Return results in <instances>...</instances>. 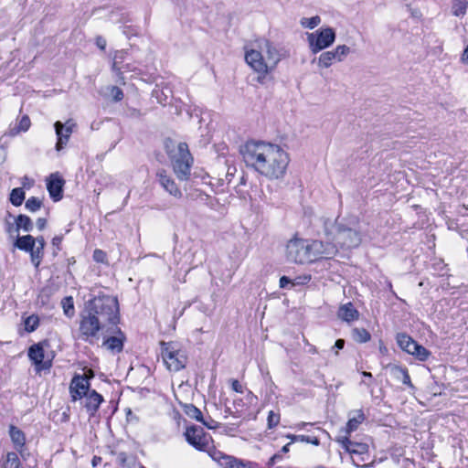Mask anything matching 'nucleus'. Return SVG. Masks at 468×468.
<instances>
[{
  "label": "nucleus",
  "mask_w": 468,
  "mask_h": 468,
  "mask_svg": "<svg viewBox=\"0 0 468 468\" xmlns=\"http://www.w3.org/2000/svg\"><path fill=\"white\" fill-rule=\"evenodd\" d=\"M9 200L16 207L21 206L25 200V191L23 188H14L10 193Z\"/></svg>",
  "instance_id": "obj_30"
},
{
  "label": "nucleus",
  "mask_w": 468,
  "mask_h": 468,
  "mask_svg": "<svg viewBox=\"0 0 468 468\" xmlns=\"http://www.w3.org/2000/svg\"><path fill=\"white\" fill-rule=\"evenodd\" d=\"M101 462V458L99 457V456H94L92 458V461H91V463H92V466H97Z\"/></svg>",
  "instance_id": "obj_55"
},
{
  "label": "nucleus",
  "mask_w": 468,
  "mask_h": 468,
  "mask_svg": "<svg viewBox=\"0 0 468 468\" xmlns=\"http://www.w3.org/2000/svg\"><path fill=\"white\" fill-rule=\"evenodd\" d=\"M290 445H291V443H287V444H285V445L282 447V451L283 452H289Z\"/></svg>",
  "instance_id": "obj_57"
},
{
  "label": "nucleus",
  "mask_w": 468,
  "mask_h": 468,
  "mask_svg": "<svg viewBox=\"0 0 468 468\" xmlns=\"http://www.w3.org/2000/svg\"><path fill=\"white\" fill-rule=\"evenodd\" d=\"M110 95L112 97L114 101H120L123 98L122 90L117 86L109 87Z\"/></svg>",
  "instance_id": "obj_43"
},
{
  "label": "nucleus",
  "mask_w": 468,
  "mask_h": 468,
  "mask_svg": "<svg viewBox=\"0 0 468 468\" xmlns=\"http://www.w3.org/2000/svg\"><path fill=\"white\" fill-rule=\"evenodd\" d=\"M112 336L106 337V339L103 341V346L112 352H121L123 348V339L124 336L120 330V333H112Z\"/></svg>",
  "instance_id": "obj_20"
},
{
  "label": "nucleus",
  "mask_w": 468,
  "mask_h": 468,
  "mask_svg": "<svg viewBox=\"0 0 468 468\" xmlns=\"http://www.w3.org/2000/svg\"><path fill=\"white\" fill-rule=\"evenodd\" d=\"M26 208L30 212H36L42 207V201L36 197H29L25 204Z\"/></svg>",
  "instance_id": "obj_37"
},
{
  "label": "nucleus",
  "mask_w": 468,
  "mask_h": 468,
  "mask_svg": "<svg viewBox=\"0 0 468 468\" xmlns=\"http://www.w3.org/2000/svg\"><path fill=\"white\" fill-rule=\"evenodd\" d=\"M306 38L311 52L316 54L334 44L335 31L330 27H323L314 32L306 33Z\"/></svg>",
  "instance_id": "obj_7"
},
{
  "label": "nucleus",
  "mask_w": 468,
  "mask_h": 468,
  "mask_svg": "<svg viewBox=\"0 0 468 468\" xmlns=\"http://www.w3.org/2000/svg\"><path fill=\"white\" fill-rule=\"evenodd\" d=\"M352 337L357 343H367L370 340L371 335L365 328H354L352 330Z\"/></svg>",
  "instance_id": "obj_29"
},
{
  "label": "nucleus",
  "mask_w": 468,
  "mask_h": 468,
  "mask_svg": "<svg viewBox=\"0 0 468 468\" xmlns=\"http://www.w3.org/2000/svg\"><path fill=\"white\" fill-rule=\"evenodd\" d=\"M231 387L234 391L243 393V387L237 379L232 380Z\"/></svg>",
  "instance_id": "obj_47"
},
{
  "label": "nucleus",
  "mask_w": 468,
  "mask_h": 468,
  "mask_svg": "<svg viewBox=\"0 0 468 468\" xmlns=\"http://www.w3.org/2000/svg\"><path fill=\"white\" fill-rule=\"evenodd\" d=\"M16 229L29 232L33 229V222L29 217L26 215H19L16 219Z\"/></svg>",
  "instance_id": "obj_31"
},
{
  "label": "nucleus",
  "mask_w": 468,
  "mask_h": 468,
  "mask_svg": "<svg viewBox=\"0 0 468 468\" xmlns=\"http://www.w3.org/2000/svg\"><path fill=\"white\" fill-rule=\"evenodd\" d=\"M35 240H36L37 247L45 248L46 241H45L43 236H38V237L35 238Z\"/></svg>",
  "instance_id": "obj_50"
},
{
  "label": "nucleus",
  "mask_w": 468,
  "mask_h": 468,
  "mask_svg": "<svg viewBox=\"0 0 468 468\" xmlns=\"http://www.w3.org/2000/svg\"><path fill=\"white\" fill-rule=\"evenodd\" d=\"M63 185L64 181L62 178L57 176L56 175L50 176L47 183V188L54 201H58L61 199Z\"/></svg>",
  "instance_id": "obj_15"
},
{
  "label": "nucleus",
  "mask_w": 468,
  "mask_h": 468,
  "mask_svg": "<svg viewBox=\"0 0 468 468\" xmlns=\"http://www.w3.org/2000/svg\"><path fill=\"white\" fill-rule=\"evenodd\" d=\"M6 157V150L5 147L0 146V165H2Z\"/></svg>",
  "instance_id": "obj_52"
},
{
  "label": "nucleus",
  "mask_w": 468,
  "mask_h": 468,
  "mask_svg": "<svg viewBox=\"0 0 468 468\" xmlns=\"http://www.w3.org/2000/svg\"><path fill=\"white\" fill-rule=\"evenodd\" d=\"M337 316L346 323H351L358 319L359 312L354 307L352 303H347L340 305Z\"/></svg>",
  "instance_id": "obj_17"
},
{
  "label": "nucleus",
  "mask_w": 468,
  "mask_h": 468,
  "mask_svg": "<svg viewBox=\"0 0 468 468\" xmlns=\"http://www.w3.org/2000/svg\"><path fill=\"white\" fill-rule=\"evenodd\" d=\"M321 23V17L319 16H314L313 17H303L300 21V24L303 27L314 29Z\"/></svg>",
  "instance_id": "obj_35"
},
{
  "label": "nucleus",
  "mask_w": 468,
  "mask_h": 468,
  "mask_svg": "<svg viewBox=\"0 0 468 468\" xmlns=\"http://www.w3.org/2000/svg\"><path fill=\"white\" fill-rule=\"evenodd\" d=\"M306 425H308V423H306V422H301V423H298L296 427H297L298 429H303Z\"/></svg>",
  "instance_id": "obj_59"
},
{
  "label": "nucleus",
  "mask_w": 468,
  "mask_h": 468,
  "mask_svg": "<svg viewBox=\"0 0 468 468\" xmlns=\"http://www.w3.org/2000/svg\"><path fill=\"white\" fill-rule=\"evenodd\" d=\"M9 436L14 444L15 449L23 455V448L26 443V436L25 433L14 425H10L9 427Z\"/></svg>",
  "instance_id": "obj_19"
},
{
  "label": "nucleus",
  "mask_w": 468,
  "mask_h": 468,
  "mask_svg": "<svg viewBox=\"0 0 468 468\" xmlns=\"http://www.w3.org/2000/svg\"><path fill=\"white\" fill-rule=\"evenodd\" d=\"M31 125L30 119L27 115H24L19 120L18 123L10 129L9 134L11 136H15L18 134L20 132H27Z\"/></svg>",
  "instance_id": "obj_27"
},
{
  "label": "nucleus",
  "mask_w": 468,
  "mask_h": 468,
  "mask_svg": "<svg viewBox=\"0 0 468 468\" xmlns=\"http://www.w3.org/2000/svg\"><path fill=\"white\" fill-rule=\"evenodd\" d=\"M82 399H84L82 403L83 407L86 409L90 417H93L103 401V397L95 390H91L83 396Z\"/></svg>",
  "instance_id": "obj_14"
},
{
  "label": "nucleus",
  "mask_w": 468,
  "mask_h": 468,
  "mask_svg": "<svg viewBox=\"0 0 468 468\" xmlns=\"http://www.w3.org/2000/svg\"><path fill=\"white\" fill-rule=\"evenodd\" d=\"M287 438L291 439L292 442L301 441L311 443L313 445L318 446L320 444V441L317 436H308V435H287Z\"/></svg>",
  "instance_id": "obj_32"
},
{
  "label": "nucleus",
  "mask_w": 468,
  "mask_h": 468,
  "mask_svg": "<svg viewBox=\"0 0 468 468\" xmlns=\"http://www.w3.org/2000/svg\"><path fill=\"white\" fill-rule=\"evenodd\" d=\"M221 465L224 468H253L250 463H246L230 456L224 457Z\"/></svg>",
  "instance_id": "obj_26"
},
{
  "label": "nucleus",
  "mask_w": 468,
  "mask_h": 468,
  "mask_svg": "<svg viewBox=\"0 0 468 468\" xmlns=\"http://www.w3.org/2000/svg\"><path fill=\"white\" fill-rule=\"evenodd\" d=\"M162 357L166 367L175 372L184 368L187 359L185 354L176 349L172 343H162Z\"/></svg>",
  "instance_id": "obj_9"
},
{
  "label": "nucleus",
  "mask_w": 468,
  "mask_h": 468,
  "mask_svg": "<svg viewBox=\"0 0 468 468\" xmlns=\"http://www.w3.org/2000/svg\"><path fill=\"white\" fill-rule=\"evenodd\" d=\"M29 253L31 262L36 268H38L44 255V248L37 247L35 244L34 247H32V250H30Z\"/></svg>",
  "instance_id": "obj_33"
},
{
  "label": "nucleus",
  "mask_w": 468,
  "mask_h": 468,
  "mask_svg": "<svg viewBox=\"0 0 468 468\" xmlns=\"http://www.w3.org/2000/svg\"><path fill=\"white\" fill-rule=\"evenodd\" d=\"M106 253L101 250H95L93 252V260L96 262H104L106 261Z\"/></svg>",
  "instance_id": "obj_44"
},
{
  "label": "nucleus",
  "mask_w": 468,
  "mask_h": 468,
  "mask_svg": "<svg viewBox=\"0 0 468 468\" xmlns=\"http://www.w3.org/2000/svg\"><path fill=\"white\" fill-rule=\"evenodd\" d=\"M90 391H91L90 389V381L85 375H76L73 377L69 385V393L73 401L81 399Z\"/></svg>",
  "instance_id": "obj_11"
},
{
  "label": "nucleus",
  "mask_w": 468,
  "mask_h": 468,
  "mask_svg": "<svg viewBox=\"0 0 468 468\" xmlns=\"http://www.w3.org/2000/svg\"><path fill=\"white\" fill-rule=\"evenodd\" d=\"M247 167L269 180L282 179L290 163L288 153L279 144L249 141L240 148Z\"/></svg>",
  "instance_id": "obj_2"
},
{
  "label": "nucleus",
  "mask_w": 468,
  "mask_h": 468,
  "mask_svg": "<svg viewBox=\"0 0 468 468\" xmlns=\"http://www.w3.org/2000/svg\"><path fill=\"white\" fill-rule=\"evenodd\" d=\"M193 158L188 151L187 144L180 143L177 153L172 158V166L179 180H187L190 176Z\"/></svg>",
  "instance_id": "obj_8"
},
{
  "label": "nucleus",
  "mask_w": 468,
  "mask_h": 468,
  "mask_svg": "<svg viewBox=\"0 0 468 468\" xmlns=\"http://www.w3.org/2000/svg\"><path fill=\"white\" fill-rule=\"evenodd\" d=\"M344 346H345V340L344 339H337L335 341V343L334 347L339 350V349L344 348Z\"/></svg>",
  "instance_id": "obj_53"
},
{
  "label": "nucleus",
  "mask_w": 468,
  "mask_h": 468,
  "mask_svg": "<svg viewBox=\"0 0 468 468\" xmlns=\"http://www.w3.org/2000/svg\"><path fill=\"white\" fill-rule=\"evenodd\" d=\"M280 413L275 412L273 410L269 411L267 421H268V428L273 429L276 427L280 422Z\"/></svg>",
  "instance_id": "obj_42"
},
{
  "label": "nucleus",
  "mask_w": 468,
  "mask_h": 468,
  "mask_svg": "<svg viewBox=\"0 0 468 468\" xmlns=\"http://www.w3.org/2000/svg\"><path fill=\"white\" fill-rule=\"evenodd\" d=\"M118 301L110 295L98 296L90 301L80 321L79 338L90 345L99 339L100 331L120 333Z\"/></svg>",
  "instance_id": "obj_1"
},
{
  "label": "nucleus",
  "mask_w": 468,
  "mask_h": 468,
  "mask_svg": "<svg viewBox=\"0 0 468 468\" xmlns=\"http://www.w3.org/2000/svg\"><path fill=\"white\" fill-rule=\"evenodd\" d=\"M324 233L326 238L324 245H333L335 248V254L338 248L353 249L360 245L362 234L360 231L358 218L355 217L324 219Z\"/></svg>",
  "instance_id": "obj_3"
},
{
  "label": "nucleus",
  "mask_w": 468,
  "mask_h": 468,
  "mask_svg": "<svg viewBox=\"0 0 468 468\" xmlns=\"http://www.w3.org/2000/svg\"><path fill=\"white\" fill-rule=\"evenodd\" d=\"M336 441L351 455L352 462L356 466H369L367 463L370 459L367 443L352 441L346 435H339Z\"/></svg>",
  "instance_id": "obj_6"
},
{
  "label": "nucleus",
  "mask_w": 468,
  "mask_h": 468,
  "mask_svg": "<svg viewBox=\"0 0 468 468\" xmlns=\"http://www.w3.org/2000/svg\"><path fill=\"white\" fill-rule=\"evenodd\" d=\"M140 468H145L144 466H141Z\"/></svg>",
  "instance_id": "obj_63"
},
{
  "label": "nucleus",
  "mask_w": 468,
  "mask_h": 468,
  "mask_svg": "<svg viewBox=\"0 0 468 468\" xmlns=\"http://www.w3.org/2000/svg\"><path fill=\"white\" fill-rule=\"evenodd\" d=\"M185 435L187 442L195 448L201 450L205 447L202 429H197L196 427L187 428Z\"/></svg>",
  "instance_id": "obj_18"
},
{
  "label": "nucleus",
  "mask_w": 468,
  "mask_h": 468,
  "mask_svg": "<svg viewBox=\"0 0 468 468\" xmlns=\"http://www.w3.org/2000/svg\"><path fill=\"white\" fill-rule=\"evenodd\" d=\"M291 283L292 284V286H294L295 284H299L300 282H292V280H291V279H289V278H288V277H286V276H282V277H281V279H280V287H281V288H286V287H287V285H288V284H291Z\"/></svg>",
  "instance_id": "obj_46"
},
{
  "label": "nucleus",
  "mask_w": 468,
  "mask_h": 468,
  "mask_svg": "<svg viewBox=\"0 0 468 468\" xmlns=\"http://www.w3.org/2000/svg\"><path fill=\"white\" fill-rule=\"evenodd\" d=\"M122 67H123L122 73L125 72V71L131 70V67H130L129 64L122 65Z\"/></svg>",
  "instance_id": "obj_56"
},
{
  "label": "nucleus",
  "mask_w": 468,
  "mask_h": 468,
  "mask_svg": "<svg viewBox=\"0 0 468 468\" xmlns=\"http://www.w3.org/2000/svg\"><path fill=\"white\" fill-rule=\"evenodd\" d=\"M21 188L30 189L34 186V180L29 178L27 176H25L21 178Z\"/></svg>",
  "instance_id": "obj_45"
},
{
  "label": "nucleus",
  "mask_w": 468,
  "mask_h": 468,
  "mask_svg": "<svg viewBox=\"0 0 468 468\" xmlns=\"http://www.w3.org/2000/svg\"><path fill=\"white\" fill-rule=\"evenodd\" d=\"M44 346H48L47 342L35 344L28 349V357L34 363L37 371L48 369L52 366L51 358L45 359Z\"/></svg>",
  "instance_id": "obj_10"
},
{
  "label": "nucleus",
  "mask_w": 468,
  "mask_h": 468,
  "mask_svg": "<svg viewBox=\"0 0 468 468\" xmlns=\"http://www.w3.org/2000/svg\"><path fill=\"white\" fill-rule=\"evenodd\" d=\"M75 126L76 123L72 120L67 121L65 124L59 121H57L54 123L56 135L58 137L56 144L57 151H60L68 144V141L73 133V128Z\"/></svg>",
  "instance_id": "obj_12"
},
{
  "label": "nucleus",
  "mask_w": 468,
  "mask_h": 468,
  "mask_svg": "<svg viewBox=\"0 0 468 468\" xmlns=\"http://www.w3.org/2000/svg\"><path fill=\"white\" fill-rule=\"evenodd\" d=\"M336 60L335 55L333 50L323 52L318 58V67L319 68H329L333 62Z\"/></svg>",
  "instance_id": "obj_28"
},
{
  "label": "nucleus",
  "mask_w": 468,
  "mask_h": 468,
  "mask_svg": "<svg viewBox=\"0 0 468 468\" xmlns=\"http://www.w3.org/2000/svg\"><path fill=\"white\" fill-rule=\"evenodd\" d=\"M467 4L465 2L457 0L453 3L452 13L456 16H460L465 14Z\"/></svg>",
  "instance_id": "obj_41"
},
{
  "label": "nucleus",
  "mask_w": 468,
  "mask_h": 468,
  "mask_svg": "<svg viewBox=\"0 0 468 468\" xmlns=\"http://www.w3.org/2000/svg\"><path fill=\"white\" fill-rule=\"evenodd\" d=\"M391 371L397 379L400 380L403 384L407 385L410 388H414V386L411 383L410 377L409 375L407 368L399 366H394L391 368Z\"/></svg>",
  "instance_id": "obj_24"
},
{
  "label": "nucleus",
  "mask_w": 468,
  "mask_h": 468,
  "mask_svg": "<svg viewBox=\"0 0 468 468\" xmlns=\"http://www.w3.org/2000/svg\"><path fill=\"white\" fill-rule=\"evenodd\" d=\"M412 356L417 357L420 361H426L431 355V353L422 346L416 343L414 346V349L411 353Z\"/></svg>",
  "instance_id": "obj_34"
},
{
  "label": "nucleus",
  "mask_w": 468,
  "mask_h": 468,
  "mask_svg": "<svg viewBox=\"0 0 468 468\" xmlns=\"http://www.w3.org/2000/svg\"><path fill=\"white\" fill-rule=\"evenodd\" d=\"M282 58L281 51L266 38L256 39L245 47V61L258 74L257 80L261 83Z\"/></svg>",
  "instance_id": "obj_4"
},
{
  "label": "nucleus",
  "mask_w": 468,
  "mask_h": 468,
  "mask_svg": "<svg viewBox=\"0 0 468 468\" xmlns=\"http://www.w3.org/2000/svg\"><path fill=\"white\" fill-rule=\"evenodd\" d=\"M62 236H55L53 239H52V245L54 247H57L58 250H59V245L61 244L62 242Z\"/></svg>",
  "instance_id": "obj_51"
},
{
  "label": "nucleus",
  "mask_w": 468,
  "mask_h": 468,
  "mask_svg": "<svg viewBox=\"0 0 468 468\" xmlns=\"http://www.w3.org/2000/svg\"><path fill=\"white\" fill-rule=\"evenodd\" d=\"M0 468H24V466L16 452H8L2 455Z\"/></svg>",
  "instance_id": "obj_21"
},
{
  "label": "nucleus",
  "mask_w": 468,
  "mask_h": 468,
  "mask_svg": "<svg viewBox=\"0 0 468 468\" xmlns=\"http://www.w3.org/2000/svg\"><path fill=\"white\" fill-rule=\"evenodd\" d=\"M156 177L160 186L171 196L176 198L182 197L181 190L176 184L175 180L169 175H167L165 170H159L156 173Z\"/></svg>",
  "instance_id": "obj_13"
},
{
  "label": "nucleus",
  "mask_w": 468,
  "mask_h": 468,
  "mask_svg": "<svg viewBox=\"0 0 468 468\" xmlns=\"http://www.w3.org/2000/svg\"><path fill=\"white\" fill-rule=\"evenodd\" d=\"M334 54L335 55L336 61H343L346 57L350 53V48L346 45H338L334 50Z\"/></svg>",
  "instance_id": "obj_36"
},
{
  "label": "nucleus",
  "mask_w": 468,
  "mask_h": 468,
  "mask_svg": "<svg viewBox=\"0 0 468 468\" xmlns=\"http://www.w3.org/2000/svg\"><path fill=\"white\" fill-rule=\"evenodd\" d=\"M38 324V316L32 314L25 320V329L29 333L34 332L37 328Z\"/></svg>",
  "instance_id": "obj_38"
},
{
  "label": "nucleus",
  "mask_w": 468,
  "mask_h": 468,
  "mask_svg": "<svg viewBox=\"0 0 468 468\" xmlns=\"http://www.w3.org/2000/svg\"><path fill=\"white\" fill-rule=\"evenodd\" d=\"M335 255V246L324 245L322 240L298 237L291 239L285 249L287 261L297 264L312 263L320 259H330Z\"/></svg>",
  "instance_id": "obj_5"
},
{
  "label": "nucleus",
  "mask_w": 468,
  "mask_h": 468,
  "mask_svg": "<svg viewBox=\"0 0 468 468\" xmlns=\"http://www.w3.org/2000/svg\"><path fill=\"white\" fill-rule=\"evenodd\" d=\"M126 54L127 52L125 50L116 51L113 57V62L112 66V70L120 77L122 84H124L122 77V63L125 59Z\"/></svg>",
  "instance_id": "obj_22"
},
{
  "label": "nucleus",
  "mask_w": 468,
  "mask_h": 468,
  "mask_svg": "<svg viewBox=\"0 0 468 468\" xmlns=\"http://www.w3.org/2000/svg\"><path fill=\"white\" fill-rule=\"evenodd\" d=\"M62 307L66 316L72 317L74 314V304L72 297H66L62 300Z\"/></svg>",
  "instance_id": "obj_40"
},
{
  "label": "nucleus",
  "mask_w": 468,
  "mask_h": 468,
  "mask_svg": "<svg viewBox=\"0 0 468 468\" xmlns=\"http://www.w3.org/2000/svg\"><path fill=\"white\" fill-rule=\"evenodd\" d=\"M47 220L44 218H39L37 220V227L39 230H43L46 228Z\"/></svg>",
  "instance_id": "obj_49"
},
{
  "label": "nucleus",
  "mask_w": 468,
  "mask_h": 468,
  "mask_svg": "<svg viewBox=\"0 0 468 468\" xmlns=\"http://www.w3.org/2000/svg\"><path fill=\"white\" fill-rule=\"evenodd\" d=\"M462 60L465 63H468V45L466 46V48L463 50V53L462 56Z\"/></svg>",
  "instance_id": "obj_54"
},
{
  "label": "nucleus",
  "mask_w": 468,
  "mask_h": 468,
  "mask_svg": "<svg viewBox=\"0 0 468 468\" xmlns=\"http://www.w3.org/2000/svg\"><path fill=\"white\" fill-rule=\"evenodd\" d=\"M316 430H317L318 431L322 432V433H326V431H324V430H323V429H321V428H317Z\"/></svg>",
  "instance_id": "obj_61"
},
{
  "label": "nucleus",
  "mask_w": 468,
  "mask_h": 468,
  "mask_svg": "<svg viewBox=\"0 0 468 468\" xmlns=\"http://www.w3.org/2000/svg\"><path fill=\"white\" fill-rule=\"evenodd\" d=\"M397 343L402 350L411 355L417 342L406 334H399L397 335Z\"/></svg>",
  "instance_id": "obj_23"
},
{
  "label": "nucleus",
  "mask_w": 468,
  "mask_h": 468,
  "mask_svg": "<svg viewBox=\"0 0 468 468\" xmlns=\"http://www.w3.org/2000/svg\"><path fill=\"white\" fill-rule=\"evenodd\" d=\"M36 244L35 238L31 235H25L22 237H18L15 245L19 250L29 252L32 250V247Z\"/></svg>",
  "instance_id": "obj_25"
},
{
  "label": "nucleus",
  "mask_w": 468,
  "mask_h": 468,
  "mask_svg": "<svg viewBox=\"0 0 468 468\" xmlns=\"http://www.w3.org/2000/svg\"><path fill=\"white\" fill-rule=\"evenodd\" d=\"M309 352L312 353V354H315V353H317V349H316L315 346H311L310 349H309Z\"/></svg>",
  "instance_id": "obj_60"
},
{
  "label": "nucleus",
  "mask_w": 468,
  "mask_h": 468,
  "mask_svg": "<svg viewBox=\"0 0 468 468\" xmlns=\"http://www.w3.org/2000/svg\"><path fill=\"white\" fill-rule=\"evenodd\" d=\"M96 45H97V47L100 49L104 50L105 48H106V40H105V38L101 37V36H98L96 37Z\"/></svg>",
  "instance_id": "obj_48"
},
{
  "label": "nucleus",
  "mask_w": 468,
  "mask_h": 468,
  "mask_svg": "<svg viewBox=\"0 0 468 468\" xmlns=\"http://www.w3.org/2000/svg\"><path fill=\"white\" fill-rule=\"evenodd\" d=\"M310 279H311L310 277H304V280L307 282L310 281Z\"/></svg>",
  "instance_id": "obj_62"
},
{
  "label": "nucleus",
  "mask_w": 468,
  "mask_h": 468,
  "mask_svg": "<svg viewBox=\"0 0 468 468\" xmlns=\"http://www.w3.org/2000/svg\"><path fill=\"white\" fill-rule=\"evenodd\" d=\"M185 412L189 418L202 421V413L196 406L192 404L186 406Z\"/></svg>",
  "instance_id": "obj_39"
},
{
  "label": "nucleus",
  "mask_w": 468,
  "mask_h": 468,
  "mask_svg": "<svg viewBox=\"0 0 468 468\" xmlns=\"http://www.w3.org/2000/svg\"><path fill=\"white\" fill-rule=\"evenodd\" d=\"M362 375H363L365 378H372V374H371L370 372L364 371V372L362 373Z\"/></svg>",
  "instance_id": "obj_58"
},
{
  "label": "nucleus",
  "mask_w": 468,
  "mask_h": 468,
  "mask_svg": "<svg viewBox=\"0 0 468 468\" xmlns=\"http://www.w3.org/2000/svg\"><path fill=\"white\" fill-rule=\"evenodd\" d=\"M365 414L362 410H356L349 413L348 421L344 430L341 431L345 432V435H349L355 431L358 426L364 421Z\"/></svg>",
  "instance_id": "obj_16"
}]
</instances>
